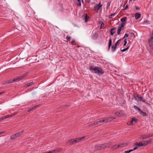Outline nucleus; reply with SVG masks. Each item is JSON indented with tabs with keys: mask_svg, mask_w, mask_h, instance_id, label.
I'll list each match as a JSON object with an SVG mask.
<instances>
[{
	"mask_svg": "<svg viewBox=\"0 0 153 153\" xmlns=\"http://www.w3.org/2000/svg\"><path fill=\"white\" fill-rule=\"evenodd\" d=\"M89 69L90 70L94 71V72L99 76H100L104 73L103 70L98 67H94L91 66L89 67Z\"/></svg>",
	"mask_w": 153,
	"mask_h": 153,
	"instance_id": "obj_1",
	"label": "nucleus"
},
{
	"mask_svg": "<svg viewBox=\"0 0 153 153\" xmlns=\"http://www.w3.org/2000/svg\"><path fill=\"white\" fill-rule=\"evenodd\" d=\"M111 142H108L101 144V148H102V149H104L106 148L109 147V146L111 145Z\"/></svg>",
	"mask_w": 153,
	"mask_h": 153,
	"instance_id": "obj_2",
	"label": "nucleus"
},
{
	"mask_svg": "<svg viewBox=\"0 0 153 153\" xmlns=\"http://www.w3.org/2000/svg\"><path fill=\"white\" fill-rule=\"evenodd\" d=\"M102 6V5L100 4V2L98 4H97L95 5L94 7L96 11L97 12H98L99 10L100 9Z\"/></svg>",
	"mask_w": 153,
	"mask_h": 153,
	"instance_id": "obj_3",
	"label": "nucleus"
},
{
	"mask_svg": "<svg viewBox=\"0 0 153 153\" xmlns=\"http://www.w3.org/2000/svg\"><path fill=\"white\" fill-rule=\"evenodd\" d=\"M17 81H18V79H17V78H16L14 79L13 80L10 79V80H8L6 81L4 83V84H8L9 83H12L13 82H16Z\"/></svg>",
	"mask_w": 153,
	"mask_h": 153,
	"instance_id": "obj_4",
	"label": "nucleus"
},
{
	"mask_svg": "<svg viewBox=\"0 0 153 153\" xmlns=\"http://www.w3.org/2000/svg\"><path fill=\"white\" fill-rule=\"evenodd\" d=\"M85 137H81L80 138H75V139H74V144L77 143L78 142H79L80 140H81L83 139Z\"/></svg>",
	"mask_w": 153,
	"mask_h": 153,
	"instance_id": "obj_5",
	"label": "nucleus"
},
{
	"mask_svg": "<svg viewBox=\"0 0 153 153\" xmlns=\"http://www.w3.org/2000/svg\"><path fill=\"white\" fill-rule=\"evenodd\" d=\"M27 74L28 73H24L22 76L17 77V79H18V81L22 80V79L25 77Z\"/></svg>",
	"mask_w": 153,
	"mask_h": 153,
	"instance_id": "obj_6",
	"label": "nucleus"
},
{
	"mask_svg": "<svg viewBox=\"0 0 153 153\" xmlns=\"http://www.w3.org/2000/svg\"><path fill=\"white\" fill-rule=\"evenodd\" d=\"M101 144L96 145L94 147V149L95 151H98L102 150Z\"/></svg>",
	"mask_w": 153,
	"mask_h": 153,
	"instance_id": "obj_7",
	"label": "nucleus"
},
{
	"mask_svg": "<svg viewBox=\"0 0 153 153\" xmlns=\"http://www.w3.org/2000/svg\"><path fill=\"white\" fill-rule=\"evenodd\" d=\"M115 114L117 116H121L123 114V112L122 111H118L115 112Z\"/></svg>",
	"mask_w": 153,
	"mask_h": 153,
	"instance_id": "obj_8",
	"label": "nucleus"
},
{
	"mask_svg": "<svg viewBox=\"0 0 153 153\" xmlns=\"http://www.w3.org/2000/svg\"><path fill=\"white\" fill-rule=\"evenodd\" d=\"M98 37V35L97 34L95 33L93 34L92 36V38L94 40L97 39Z\"/></svg>",
	"mask_w": 153,
	"mask_h": 153,
	"instance_id": "obj_9",
	"label": "nucleus"
},
{
	"mask_svg": "<svg viewBox=\"0 0 153 153\" xmlns=\"http://www.w3.org/2000/svg\"><path fill=\"white\" fill-rule=\"evenodd\" d=\"M137 97L138 99L139 100V101L141 102H145L146 101V100L144 98H143L142 97H139L138 95H137Z\"/></svg>",
	"mask_w": 153,
	"mask_h": 153,
	"instance_id": "obj_10",
	"label": "nucleus"
},
{
	"mask_svg": "<svg viewBox=\"0 0 153 153\" xmlns=\"http://www.w3.org/2000/svg\"><path fill=\"white\" fill-rule=\"evenodd\" d=\"M140 138L142 140L146 139L147 138V134L140 135Z\"/></svg>",
	"mask_w": 153,
	"mask_h": 153,
	"instance_id": "obj_11",
	"label": "nucleus"
},
{
	"mask_svg": "<svg viewBox=\"0 0 153 153\" xmlns=\"http://www.w3.org/2000/svg\"><path fill=\"white\" fill-rule=\"evenodd\" d=\"M135 145L137 147H141L143 146V143L142 141V142H140L139 143H135Z\"/></svg>",
	"mask_w": 153,
	"mask_h": 153,
	"instance_id": "obj_12",
	"label": "nucleus"
},
{
	"mask_svg": "<svg viewBox=\"0 0 153 153\" xmlns=\"http://www.w3.org/2000/svg\"><path fill=\"white\" fill-rule=\"evenodd\" d=\"M115 29L116 28H113L110 29V33L112 36H113L115 33Z\"/></svg>",
	"mask_w": 153,
	"mask_h": 153,
	"instance_id": "obj_13",
	"label": "nucleus"
},
{
	"mask_svg": "<svg viewBox=\"0 0 153 153\" xmlns=\"http://www.w3.org/2000/svg\"><path fill=\"white\" fill-rule=\"evenodd\" d=\"M140 16L141 14L138 13H136L135 15V17L136 19L139 18L140 17Z\"/></svg>",
	"mask_w": 153,
	"mask_h": 153,
	"instance_id": "obj_14",
	"label": "nucleus"
},
{
	"mask_svg": "<svg viewBox=\"0 0 153 153\" xmlns=\"http://www.w3.org/2000/svg\"><path fill=\"white\" fill-rule=\"evenodd\" d=\"M74 139H71L69 140L68 141V143H69L70 145H72L74 144Z\"/></svg>",
	"mask_w": 153,
	"mask_h": 153,
	"instance_id": "obj_15",
	"label": "nucleus"
},
{
	"mask_svg": "<svg viewBox=\"0 0 153 153\" xmlns=\"http://www.w3.org/2000/svg\"><path fill=\"white\" fill-rule=\"evenodd\" d=\"M117 45L116 44H114V45H113L111 47L112 51V52H114L115 51Z\"/></svg>",
	"mask_w": 153,
	"mask_h": 153,
	"instance_id": "obj_16",
	"label": "nucleus"
},
{
	"mask_svg": "<svg viewBox=\"0 0 153 153\" xmlns=\"http://www.w3.org/2000/svg\"><path fill=\"white\" fill-rule=\"evenodd\" d=\"M122 28L120 27L119 26H118V30L117 32V33L118 35H119L120 34V32L122 30Z\"/></svg>",
	"mask_w": 153,
	"mask_h": 153,
	"instance_id": "obj_17",
	"label": "nucleus"
},
{
	"mask_svg": "<svg viewBox=\"0 0 153 153\" xmlns=\"http://www.w3.org/2000/svg\"><path fill=\"white\" fill-rule=\"evenodd\" d=\"M139 113L144 117L145 116L147 115V114H146V113L142 111L141 110L139 112Z\"/></svg>",
	"mask_w": 153,
	"mask_h": 153,
	"instance_id": "obj_18",
	"label": "nucleus"
},
{
	"mask_svg": "<svg viewBox=\"0 0 153 153\" xmlns=\"http://www.w3.org/2000/svg\"><path fill=\"white\" fill-rule=\"evenodd\" d=\"M33 82H30V83H27V84H25V86H24V87H25V88H27L30 86H31V85H32L33 84Z\"/></svg>",
	"mask_w": 153,
	"mask_h": 153,
	"instance_id": "obj_19",
	"label": "nucleus"
},
{
	"mask_svg": "<svg viewBox=\"0 0 153 153\" xmlns=\"http://www.w3.org/2000/svg\"><path fill=\"white\" fill-rule=\"evenodd\" d=\"M127 19V17H124L123 18L121 19L120 21L122 22H126V20Z\"/></svg>",
	"mask_w": 153,
	"mask_h": 153,
	"instance_id": "obj_20",
	"label": "nucleus"
},
{
	"mask_svg": "<svg viewBox=\"0 0 153 153\" xmlns=\"http://www.w3.org/2000/svg\"><path fill=\"white\" fill-rule=\"evenodd\" d=\"M134 108L136 110L138 111H139V112H140V111H141L140 109V108H138L136 105H134Z\"/></svg>",
	"mask_w": 153,
	"mask_h": 153,
	"instance_id": "obj_21",
	"label": "nucleus"
},
{
	"mask_svg": "<svg viewBox=\"0 0 153 153\" xmlns=\"http://www.w3.org/2000/svg\"><path fill=\"white\" fill-rule=\"evenodd\" d=\"M84 18H85V22H86L89 19V17L88 16L87 14H86Z\"/></svg>",
	"mask_w": 153,
	"mask_h": 153,
	"instance_id": "obj_22",
	"label": "nucleus"
},
{
	"mask_svg": "<svg viewBox=\"0 0 153 153\" xmlns=\"http://www.w3.org/2000/svg\"><path fill=\"white\" fill-rule=\"evenodd\" d=\"M97 125H100V123H104V120H100L96 121Z\"/></svg>",
	"mask_w": 153,
	"mask_h": 153,
	"instance_id": "obj_23",
	"label": "nucleus"
},
{
	"mask_svg": "<svg viewBox=\"0 0 153 153\" xmlns=\"http://www.w3.org/2000/svg\"><path fill=\"white\" fill-rule=\"evenodd\" d=\"M116 13H112L111 15L108 16V18H109V19H111L112 18V16H114L116 15Z\"/></svg>",
	"mask_w": 153,
	"mask_h": 153,
	"instance_id": "obj_24",
	"label": "nucleus"
},
{
	"mask_svg": "<svg viewBox=\"0 0 153 153\" xmlns=\"http://www.w3.org/2000/svg\"><path fill=\"white\" fill-rule=\"evenodd\" d=\"M129 36L130 37H133L134 38L135 37L134 34L133 33H129Z\"/></svg>",
	"mask_w": 153,
	"mask_h": 153,
	"instance_id": "obj_25",
	"label": "nucleus"
},
{
	"mask_svg": "<svg viewBox=\"0 0 153 153\" xmlns=\"http://www.w3.org/2000/svg\"><path fill=\"white\" fill-rule=\"evenodd\" d=\"M127 144H128L127 143H123L120 144V145L121 146V147H123L126 146Z\"/></svg>",
	"mask_w": 153,
	"mask_h": 153,
	"instance_id": "obj_26",
	"label": "nucleus"
},
{
	"mask_svg": "<svg viewBox=\"0 0 153 153\" xmlns=\"http://www.w3.org/2000/svg\"><path fill=\"white\" fill-rule=\"evenodd\" d=\"M143 143V146L144 145H146L147 144H148V143L147 141H146V140H144L143 141H142Z\"/></svg>",
	"mask_w": 153,
	"mask_h": 153,
	"instance_id": "obj_27",
	"label": "nucleus"
},
{
	"mask_svg": "<svg viewBox=\"0 0 153 153\" xmlns=\"http://www.w3.org/2000/svg\"><path fill=\"white\" fill-rule=\"evenodd\" d=\"M16 138V137L15 136L14 134L12 135L10 137V138H11V140H13V139H15Z\"/></svg>",
	"mask_w": 153,
	"mask_h": 153,
	"instance_id": "obj_28",
	"label": "nucleus"
},
{
	"mask_svg": "<svg viewBox=\"0 0 153 153\" xmlns=\"http://www.w3.org/2000/svg\"><path fill=\"white\" fill-rule=\"evenodd\" d=\"M118 148H117V145H116L112 147V149L113 150H114L117 149Z\"/></svg>",
	"mask_w": 153,
	"mask_h": 153,
	"instance_id": "obj_29",
	"label": "nucleus"
},
{
	"mask_svg": "<svg viewBox=\"0 0 153 153\" xmlns=\"http://www.w3.org/2000/svg\"><path fill=\"white\" fill-rule=\"evenodd\" d=\"M122 39H120L119 40H118L117 42L115 44H116V45H119V44H120V41H121V40H122Z\"/></svg>",
	"mask_w": 153,
	"mask_h": 153,
	"instance_id": "obj_30",
	"label": "nucleus"
},
{
	"mask_svg": "<svg viewBox=\"0 0 153 153\" xmlns=\"http://www.w3.org/2000/svg\"><path fill=\"white\" fill-rule=\"evenodd\" d=\"M137 121V119L134 117L132 118L131 120V121L136 122Z\"/></svg>",
	"mask_w": 153,
	"mask_h": 153,
	"instance_id": "obj_31",
	"label": "nucleus"
},
{
	"mask_svg": "<svg viewBox=\"0 0 153 153\" xmlns=\"http://www.w3.org/2000/svg\"><path fill=\"white\" fill-rule=\"evenodd\" d=\"M77 4L78 6H80L81 5L80 0H77Z\"/></svg>",
	"mask_w": 153,
	"mask_h": 153,
	"instance_id": "obj_32",
	"label": "nucleus"
},
{
	"mask_svg": "<svg viewBox=\"0 0 153 153\" xmlns=\"http://www.w3.org/2000/svg\"><path fill=\"white\" fill-rule=\"evenodd\" d=\"M129 48V47H128L127 48L124 49L122 50H121V52H124L126 51L127 50H128Z\"/></svg>",
	"mask_w": 153,
	"mask_h": 153,
	"instance_id": "obj_33",
	"label": "nucleus"
},
{
	"mask_svg": "<svg viewBox=\"0 0 153 153\" xmlns=\"http://www.w3.org/2000/svg\"><path fill=\"white\" fill-rule=\"evenodd\" d=\"M104 120V122H106L108 121H109L108 118H106L102 120Z\"/></svg>",
	"mask_w": 153,
	"mask_h": 153,
	"instance_id": "obj_34",
	"label": "nucleus"
},
{
	"mask_svg": "<svg viewBox=\"0 0 153 153\" xmlns=\"http://www.w3.org/2000/svg\"><path fill=\"white\" fill-rule=\"evenodd\" d=\"M55 151V152H60L62 150V149H58L53 150Z\"/></svg>",
	"mask_w": 153,
	"mask_h": 153,
	"instance_id": "obj_35",
	"label": "nucleus"
},
{
	"mask_svg": "<svg viewBox=\"0 0 153 153\" xmlns=\"http://www.w3.org/2000/svg\"><path fill=\"white\" fill-rule=\"evenodd\" d=\"M39 105H36L34 106L33 107H32V109L33 110H34L36 109L37 107H38Z\"/></svg>",
	"mask_w": 153,
	"mask_h": 153,
	"instance_id": "obj_36",
	"label": "nucleus"
},
{
	"mask_svg": "<svg viewBox=\"0 0 153 153\" xmlns=\"http://www.w3.org/2000/svg\"><path fill=\"white\" fill-rule=\"evenodd\" d=\"M132 151H133V150H132L131 149H130L129 150L125 151L124 152V153H129L131 152H132Z\"/></svg>",
	"mask_w": 153,
	"mask_h": 153,
	"instance_id": "obj_37",
	"label": "nucleus"
},
{
	"mask_svg": "<svg viewBox=\"0 0 153 153\" xmlns=\"http://www.w3.org/2000/svg\"><path fill=\"white\" fill-rule=\"evenodd\" d=\"M71 39V37L70 36H68L66 37V39L68 41H70Z\"/></svg>",
	"mask_w": 153,
	"mask_h": 153,
	"instance_id": "obj_38",
	"label": "nucleus"
},
{
	"mask_svg": "<svg viewBox=\"0 0 153 153\" xmlns=\"http://www.w3.org/2000/svg\"><path fill=\"white\" fill-rule=\"evenodd\" d=\"M126 23V22H123V23L121 24V25H119V26L120 27L122 28L124 26V25Z\"/></svg>",
	"mask_w": 153,
	"mask_h": 153,
	"instance_id": "obj_39",
	"label": "nucleus"
},
{
	"mask_svg": "<svg viewBox=\"0 0 153 153\" xmlns=\"http://www.w3.org/2000/svg\"><path fill=\"white\" fill-rule=\"evenodd\" d=\"M108 118L109 121H111V120H113L115 119V117H108Z\"/></svg>",
	"mask_w": 153,
	"mask_h": 153,
	"instance_id": "obj_40",
	"label": "nucleus"
},
{
	"mask_svg": "<svg viewBox=\"0 0 153 153\" xmlns=\"http://www.w3.org/2000/svg\"><path fill=\"white\" fill-rule=\"evenodd\" d=\"M13 115H7L6 116H5V119L8 118L10 117H12Z\"/></svg>",
	"mask_w": 153,
	"mask_h": 153,
	"instance_id": "obj_41",
	"label": "nucleus"
},
{
	"mask_svg": "<svg viewBox=\"0 0 153 153\" xmlns=\"http://www.w3.org/2000/svg\"><path fill=\"white\" fill-rule=\"evenodd\" d=\"M153 136V134H147V138H149V137H151Z\"/></svg>",
	"mask_w": 153,
	"mask_h": 153,
	"instance_id": "obj_42",
	"label": "nucleus"
},
{
	"mask_svg": "<svg viewBox=\"0 0 153 153\" xmlns=\"http://www.w3.org/2000/svg\"><path fill=\"white\" fill-rule=\"evenodd\" d=\"M126 39H125L124 40V44L123 45V46H125L126 44H127V41H126Z\"/></svg>",
	"mask_w": 153,
	"mask_h": 153,
	"instance_id": "obj_43",
	"label": "nucleus"
},
{
	"mask_svg": "<svg viewBox=\"0 0 153 153\" xmlns=\"http://www.w3.org/2000/svg\"><path fill=\"white\" fill-rule=\"evenodd\" d=\"M111 38H110L109 39V42H108V45H111Z\"/></svg>",
	"mask_w": 153,
	"mask_h": 153,
	"instance_id": "obj_44",
	"label": "nucleus"
},
{
	"mask_svg": "<svg viewBox=\"0 0 153 153\" xmlns=\"http://www.w3.org/2000/svg\"><path fill=\"white\" fill-rule=\"evenodd\" d=\"M14 134H15V137H16V138L17 137H18L20 135V134H19V133L18 132Z\"/></svg>",
	"mask_w": 153,
	"mask_h": 153,
	"instance_id": "obj_45",
	"label": "nucleus"
},
{
	"mask_svg": "<svg viewBox=\"0 0 153 153\" xmlns=\"http://www.w3.org/2000/svg\"><path fill=\"white\" fill-rule=\"evenodd\" d=\"M152 140V139H150L149 140H146V141H147L148 143V144L151 143Z\"/></svg>",
	"mask_w": 153,
	"mask_h": 153,
	"instance_id": "obj_46",
	"label": "nucleus"
},
{
	"mask_svg": "<svg viewBox=\"0 0 153 153\" xmlns=\"http://www.w3.org/2000/svg\"><path fill=\"white\" fill-rule=\"evenodd\" d=\"M129 36V34H128L127 33H126L124 36V37H123V39H124L125 37H128Z\"/></svg>",
	"mask_w": 153,
	"mask_h": 153,
	"instance_id": "obj_47",
	"label": "nucleus"
},
{
	"mask_svg": "<svg viewBox=\"0 0 153 153\" xmlns=\"http://www.w3.org/2000/svg\"><path fill=\"white\" fill-rule=\"evenodd\" d=\"M132 122L131 121V120L129 121L127 123V124L128 125H131L132 124Z\"/></svg>",
	"mask_w": 153,
	"mask_h": 153,
	"instance_id": "obj_48",
	"label": "nucleus"
},
{
	"mask_svg": "<svg viewBox=\"0 0 153 153\" xmlns=\"http://www.w3.org/2000/svg\"><path fill=\"white\" fill-rule=\"evenodd\" d=\"M55 153V151L54 150H53L52 151H50L48 152H46L45 153Z\"/></svg>",
	"mask_w": 153,
	"mask_h": 153,
	"instance_id": "obj_49",
	"label": "nucleus"
},
{
	"mask_svg": "<svg viewBox=\"0 0 153 153\" xmlns=\"http://www.w3.org/2000/svg\"><path fill=\"white\" fill-rule=\"evenodd\" d=\"M5 119V116H3L0 118V121L3 120Z\"/></svg>",
	"mask_w": 153,
	"mask_h": 153,
	"instance_id": "obj_50",
	"label": "nucleus"
},
{
	"mask_svg": "<svg viewBox=\"0 0 153 153\" xmlns=\"http://www.w3.org/2000/svg\"><path fill=\"white\" fill-rule=\"evenodd\" d=\"M97 125V123L96 122H94V123L91 124V125H93V126Z\"/></svg>",
	"mask_w": 153,
	"mask_h": 153,
	"instance_id": "obj_51",
	"label": "nucleus"
},
{
	"mask_svg": "<svg viewBox=\"0 0 153 153\" xmlns=\"http://www.w3.org/2000/svg\"><path fill=\"white\" fill-rule=\"evenodd\" d=\"M104 25L103 22H102V23L101 24V26H100V28H102L104 26Z\"/></svg>",
	"mask_w": 153,
	"mask_h": 153,
	"instance_id": "obj_52",
	"label": "nucleus"
},
{
	"mask_svg": "<svg viewBox=\"0 0 153 153\" xmlns=\"http://www.w3.org/2000/svg\"><path fill=\"white\" fill-rule=\"evenodd\" d=\"M138 148V147H137V146H136V147H134V149H132V150H133H133H134L137 149Z\"/></svg>",
	"mask_w": 153,
	"mask_h": 153,
	"instance_id": "obj_53",
	"label": "nucleus"
},
{
	"mask_svg": "<svg viewBox=\"0 0 153 153\" xmlns=\"http://www.w3.org/2000/svg\"><path fill=\"white\" fill-rule=\"evenodd\" d=\"M135 7L136 9L137 10H138L140 9L139 7H137V6H135Z\"/></svg>",
	"mask_w": 153,
	"mask_h": 153,
	"instance_id": "obj_54",
	"label": "nucleus"
},
{
	"mask_svg": "<svg viewBox=\"0 0 153 153\" xmlns=\"http://www.w3.org/2000/svg\"><path fill=\"white\" fill-rule=\"evenodd\" d=\"M128 5H126V6H125V8L124 9V10H126L128 8Z\"/></svg>",
	"mask_w": 153,
	"mask_h": 153,
	"instance_id": "obj_55",
	"label": "nucleus"
},
{
	"mask_svg": "<svg viewBox=\"0 0 153 153\" xmlns=\"http://www.w3.org/2000/svg\"><path fill=\"white\" fill-rule=\"evenodd\" d=\"M110 4V3H109V2H108L107 3V8H108V7L109 6Z\"/></svg>",
	"mask_w": 153,
	"mask_h": 153,
	"instance_id": "obj_56",
	"label": "nucleus"
},
{
	"mask_svg": "<svg viewBox=\"0 0 153 153\" xmlns=\"http://www.w3.org/2000/svg\"><path fill=\"white\" fill-rule=\"evenodd\" d=\"M24 131H21L19 132L18 133H19V134H20V135Z\"/></svg>",
	"mask_w": 153,
	"mask_h": 153,
	"instance_id": "obj_57",
	"label": "nucleus"
},
{
	"mask_svg": "<svg viewBox=\"0 0 153 153\" xmlns=\"http://www.w3.org/2000/svg\"><path fill=\"white\" fill-rule=\"evenodd\" d=\"M144 22L147 23H149V21L148 20H145L144 21Z\"/></svg>",
	"mask_w": 153,
	"mask_h": 153,
	"instance_id": "obj_58",
	"label": "nucleus"
},
{
	"mask_svg": "<svg viewBox=\"0 0 153 153\" xmlns=\"http://www.w3.org/2000/svg\"><path fill=\"white\" fill-rule=\"evenodd\" d=\"M75 41L74 39L71 42V43H72L73 44L75 43Z\"/></svg>",
	"mask_w": 153,
	"mask_h": 153,
	"instance_id": "obj_59",
	"label": "nucleus"
},
{
	"mask_svg": "<svg viewBox=\"0 0 153 153\" xmlns=\"http://www.w3.org/2000/svg\"><path fill=\"white\" fill-rule=\"evenodd\" d=\"M85 1L87 3H89L90 2V0H85Z\"/></svg>",
	"mask_w": 153,
	"mask_h": 153,
	"instance_id": "obj_60",
	"label": "nucleus"
},
{
	"mask_svg": "<svg viewBox=\"0 0 153 153\" xmlns=\"http://www.w3.org/2000/svg\"><path fill=\"white\" fill-rule=\"evenodd\" d=\"M121 146H120V144L117 145V148H120V147H121Z\"/></svg>",
	"mask_w": 153,
	"mask_h": 153,
	"instance_id": "obj_61",
	"label": "nucleus"
},
{
	"mask_svg": "<svg viewBox=\"0 0 153 153\" xmlns=\"http://www.w3.org/2000/svg\"><path fill=\"white\" fill-rule=\"evenodd\" d=\"M111 45H108V51L109 49H110V47H111Z\"/></svg>",
	"mask_w": 153,
	"mask_h": 153,
	"instance_id": "obj_62",
	"label": "nucleus"
},
{
	"mask_svg": "<svg viewBox=\"0 0 153 153\" xmlns=\"http://www.w3.org/2000/svg\"><path fill=\"white\" fill-rule=\"evenodd\" d=\"M32 110V108H30V109L28 110V111L29 112V111H31V110Z\"/></svg>",
	"mask_w": 153,
	"mask_h": 153,
	"instance_id": "obj_63",
	"label": "nucleus"
},
{
	"mask_svg": "<svg viewBox=\"0 0 153 153\" xmlns=\"http://www.w3.org/2000/svg\"><path fill=\"white\" fill-rule=\"evenodd\" d=\"M32 110V108H30V109L28 110V111L29 112V111H31V110Z\"/></svg>",
	"mask_w": 153,
	"mask_h": 153,
	"instance_id": "obj_64",
	"label": "nucleus"
}]
</instances>
